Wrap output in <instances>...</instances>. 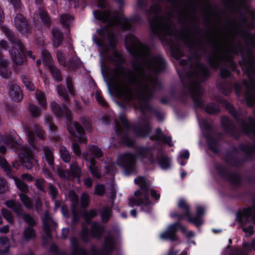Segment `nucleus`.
I'll return each mask as SVG.
<instances>
[{
    "mask_svg": "<svg viewBox=\"0 0 255 255\" xmlns=\"http://www.w3.org/2000/svg\"><path fill=\"white\" fill-rule=\"evenodd\" d=\"M110 26L118 25L121 27L123 29H128L130 27V22L129 20L125 18L122 15H117L114 18L109 21Z\"/></svg>",
    "mask_w": 255,
    "mask_h": 255,
    "instance_id": "12",
    "label": "nucleus"
},
{
    "mask_svg": "<svg viewBox=\"0 0 255 255\" xmlns=\"http://www.w3.org/2000/svg\"><path fill=\"white\" fill-rule=\"evenodd\" d=\"M57 90L59 95L61 96L64 100H67L68 96L65 90L61 86H58L57 87Z\"/></svg>",
    "mask_w": 255,
    "mask_h": 255,
    "instance_id": "51",
    "label": "nucleus"
},
{
    "mask_svg": "<svg viewBox=\"0 0 255 255\" xmlns=\"http://www.w3.org/2000/svg\"><path fill=\"white\" fill-rule=\"evenodd\" d=\"M159 10V7L155 4L149 11V14H153L154 17L153 20L150 22L151 28L155 34L171 35L173 27L168 20L158 17Z\"/></svg>",
    "mask_w": 255,
    "mask_h": 255,
    "instance_id": "3",
    "label": "nucleus"
},
{
    "mask_svg": "<svg viewBox=\"0 0 255 255\" xmlns=\"http://www.w3.org/2000/svg\"><path fill=\"white\" fill-rule=\"evenodd\" d=\"M57 59H58L59 62L61 65H64L65 64L64 57V55H63V53L59 51L57 52Z\"/></svg>",
    "mask_w": 255,
    "mask_h": 255,
    "instance_id": "62",
    "label": "nucleus"
},
{
    "mask_svg": "<svg viewBox=\"0 0 255 255\" xmlns=\"http://www.w3.org/2000/svg\"><path fill=\"white\" fill-rule=\"evenodd\" d=\"M34 131L38 138L40 139H44L45 137V133L44 131L38 126L34 127Z\"/></svg>",
    "mask_w": 255,
    "mask_h": 255,
    "instance_id": "47",
    "label": "nucleus"
},
{
    "mask_svg": "<svg viewBox=\"0 0 255 255\" xmlns=\"http://www.w3.org/2000/svg\"><path fill=\"white\" fill-rule=\"evenodd\" d=\"M14 24L18 30L23 33H26L28 31L27 22L23 15L20 13H17L14 17Z\"/></svg>",
    "mask_w": 255,
    "mask_h": 255,
    "instance_id": "11",
    "label": "nucleus"
},
{
    "mask_svg": "<svg viewBox=\"0 0 255 255\" xmlns=\"http://www.w3.org/2000/svg\"><path fill=\"white\" fill-rule=\"evenodd\" d=\"M134 182L139 185V190L134 192V197L129 199L130 206H140L143 210L144 207L150 206L151 202L148 198L150 194L156 200L160 198V195L153 189L149 188L145 179L142 177H138L134 179Z\"/></svg>",
    "mask_w": 255,
    "mask_h": 255,
    "instance_id": "2",
    "label": "nucleus"
},
{
    "mask_svg": "<svg viewBox=\"0 0 255 255\" xmlns=\"http://www.w3.org/2000/svg\"><path fill=\"white\" fill-rule=\"evenodd\" d=\"M95 193L98 195H102L105 193V187L102 185H98L95 187Z\"/></svg>",
    "mask_w": 255,
    "mask_h": 255,
    "instance_id": "54",
    "label": "nucleus"
},
{
    "mask_svg": "<svg viewBox=\"0 0 255 255\" xmlns=\"http://www.w3.org/2000/svg\"><path fill=\"white\" fill-rule=\"evenodd\" d=\"M67 128L69 132L77 137L81 142H86L87 138L83 134V129L78 123H71L67 125Z\"/></svg>",
    "mask_w": 255,
    "mask_h": 255,
    "instance_id": "10",
    "label": "nucleus"
},
{
    "mask_svg": "<svg viewBox=\"0 0 255 255\" xmlns=\"http://www.w3.org/2000/svg\"><path fill=\"white\" fill-rule=\"evenodd\" d=\"M13 5L15 9H19L20 7V0H8Z\"/></svg>",
    "mask_w": 255,
    "mask_h": 255,
    "instance_id": "61",
    "label": "nucleus"
},
{
    "mask_svg": "<svg viewBox=\"0 0 255 255\" xmlns=\"http://www.w3.org/2000/svg\"><path fill=\"white\" fill-rule=\"evenodd\" d=\"M49 190L50 193L52 196V198L54 199L57 193V189L52 185L50 184L49 185Z\"/></svg>",
    "mask_w": 255,
    "mask_h": 255,
    "instance_id": "63",
    "label": "nucleus"
},
{
    "mask_svg": "<svg viewBox=\"0 0 255 255\" xmlns=\"http://www.w3.org/2000/svg\"><path fill=\"white\" fill-rule=\"evenodd\" d=\"M221 76L223 78H227L230 75V72L226 68H223L221 70Z\"/></svg>",
    "mask_w": 255,
    "mask_h": 255,
    "instance_id": "64",
    "label": "nucleus"
},
{
    "mask_svg": "<svg viewBox=\"0 0 255 255\" xmlns=\"http://www.w3.org/2000/svg\"><path fill=\"white\" fill-rule=\"evenodd\" d=\"M255 92V85L254 84H253L251 87H248L247 91L245 96V100L249 106H252L255 105V97L254 96Z\"/></svg>",
    "mask_w": 255,
    "mask_h": 255,
    "instance_id": "17",
    "label": "nucleus"
},
{
    "mask_svg": "<svg viewBox=\"0 0 255 255\" xmlns=\"http://www.w3.org/2000/svg\"><path fill=\"white\" fill-rule=\"evenodd\" d=\"M30 111L33 117H37L40 114V110L36 106L31 105L30 106Z\"/></svg>",
    "mask_w": 255,
    "mask_h": 255,
    "instance_id": "46",
    "label": "nucleus"
},
{
    "mask_svg": "<svg viewBox=\"0 0 255 255\" xmlns=\"http://www.w3.org/2000/svg\"><path fill=\"white\" fill-rule=\"evenodd\" d=\"M22 80L27 89L32 91L35 90V87L29 78L25 76H22Z\"/></svg>",
    "mask_w": 255,
    "mask_h": 255,
    "instance_id": "35",
    "label": "nucleus"
},
{
    "mask_svg": "<svg viewBox=\"0 0 255 255\" xmlns=\"http://www.w3.org/2000/svg\"><path fill=\"white\" fill-rule=\"evenodd\" d=\"M13 179L17 187L20 191L24 193H26L28 191V188L27 185L21 181L20 179L17 177H14Z\"/></svg>",
    "mask_w": 255,
    "mask_h": 255,
    "instance_id": "29",
    "label": "nucleus"
},
{
    "mask_svg": "<svg viewBox=\"0 0 255 255\" xmlns=\"http://www.w3.org/2000/svg\"><path fill=\"white\" fill-rule=\"evenodd\" d=\"M227 108L229 111V112L235 118L238 117L237 112L235 111L234 108L232 106V105L230 104H228L227 105Z\"/></svg>",
    "mask_w": 255,
    "mask_h": 255,
    "instance_id": "59",
    "label": "nucleus"
},
{
    "mask_svg": "<svg viewBox=\"0 0 255 255\" xmlns=\"http://www.w3.org/2000/svg\"><path fill=\"white\" fill-rule=\"evenodd\" d=\"M0 166L3 168L7 175L10 174V168L4 158L0 155Z\"/></svg>",
    "mask_w": 255,
    "mask_h": 255,
    "instance_id": "43",
    "label": "nucleus"
},
{
    "mask_svg": "<svg viewBox=\"0 0 255 255\" xmlns=\"http://www.w3.org/2000/svg\"><path fill=\"white\" fill-rule=\"evenodd\" d=\"M89 203V196L86 193H83L81 197V204L83 207H86Z\"/></svg>",
    "mask_w": 255,
    "mask_h": 255,
    "instance_id": "44",
    "label": "nucleus"
},
{
    "mask_svg": "<svg viewBox=\"0 0 255 255\" xmlns=\"http://www.w3.org/2000/svg\"><path fill=\"white\" fill-rule=\"evenodd\" d=\"M5 205L8 208L12 209L18 215L22 213V210L21 206L14 200L7 201Z\"/></svg>",
    "mask_w": 255,
    "mask_h": 255,
    "instance_id": "24",
    "label": "nucleus"
},
{
    "mask_svg": "<svg viewBox=\"0 0 255 255\" xmlns=\"http://www.w3.org/2000/svg\"><path fill=\"white\" fill-rule=\"evenodd\" d=\"M8 63L6 59L0 60V75L4 78L7 79L10 76V71L8 68Z\"/></svg>",
    "mask_w": 255,
    "mask_h": 255,
    "instance_id": "18",
    "label": "nucleus"
},
{
    "mask_svg": "<svg viewBox=\"0 0 255 255\" xmlns=\"http://www.w3.org/2000/svg\"><path fill=\"white\" fill-rule=\"evenodd\" d=\"M42 221L46 234L47 236H49L50 230L55 227L56 223L47 212L45 213Z\"/></svg>",
    "mask_w": 255,
    "mask_h": 255,
    "instance_id": "14",
    "label": "nucleus"
},
{
    "mask_svg": "<svg viewBox=\"0 0 255 255\" xmlns=\"http://www.w3.org/2000/svg\"><path fill=\"white\" fill-rule=\"evenodd\" d=\"M45 157L48 164L52 166L53 163V156L52 151L49 149H44Z\"/></svg>",
    "mask_w": 255,
    "mask_h": 255,
    "instance_id": "39",
    "label": "nucleus"
},
{
    "mask_svg": "<svg viewBox=\"0 0 255 255\" xmlns=\"http://www.w3.org/2000/svg\"><path fill=\"white\" fill-rule=\"evenodd\" d=\"M94 15L96 19L106 21L109 20L110 12L109 11L102 12L100 10H97L94 12Z\"/></svg>",
    "mask_w": 255,
    "mask_h": 255,
    "instance_id": "26",
    "label": "nucleus"
},
{
    "mask_svg": "<svg viewBox=\"0 0 255 255\" xmlns=\"http://www.w3.org/2000/svg\"><path fill=\"white\" fill-rule=\"evenodd\" d=\"M196 210H197V216L196 217L193 218L192 217V219H196V218H197L200 219L201 221V224L199 225V226H200L203 223V221H202V219L200 217V216H201V215L203 214L204 209V208L202 207L197 206L196 207Z\"/></svg>",
    "mask_w": 255,
    "mask_h": 255,
    "instance_id": "55",
    "label": "nucleus"
},
{
    "mask_svg": "<svg viewBox=\"0 0 255 255\" xmlns=\"http://www.w3.org/2000/svg\"><path fill=\"white\" fill-rule=\"evenodd\" d=\"M69 196L71 198V200L72 201V206L73 208V222H75V207L76 205L78 203V197L75 193L73 191H70L69 193Z\"/></svg>",
    "mask_w": 255,
    "mask_h": 255,
    "instance_id": "30",
    "label": "nucleus"
},
{
    "mask_svg": "<svg viewBox=\"0 0 255 255\" xmlns=\"http://www.w3.org/2000/svg\"><path fill=\"white\" fill-rule=\"evenodd\" d=\"M243 250H237L235 255H248V253L252 251H255V238L249 243L243 244Z\"/></svg>",
    "mask_w": 255,
    "mask_h": 255,
    "instance_id": "15",
    "label": "nucleus"
},
{
    "mask_svg": "<svg viewBox=\"0 0 255 255\" xmlns=\"http://www.w3.org/2000/svg\"><path fill=\"white\" fill-rule=\"evenodd\" d=\"M103 231V228L100 226L97 223L93 224L91 232L92 234L96 237H98L101 235Z\"/></svg>",
    "mask_w": 255,
    "mask_h": 255,
    "instance_id": "32",
    "label": "nucleus"
},
{
    "mask_svg": "<svg viewBox=\"0 0 255 255\" xmlns=\"http://www.w3.org/2000/svg\"><path fill=\"white\" fill-rule=\"evenodd\" d=\"M71 171L74 176H79L80 173V170L77 165V163L74 162L70 165Z\"/></svg>",
    "mask_w": 255,
    "mask_h": 255,
    "instance_id": "49",
    "label": "nucleus"
},
{
    "mask_svg": "<svg viewBox=\"0 0 255 255\" xmlns=\"http://www.w3.org/2000/svg\"><path fill=\"white\" fill-rule=\"evenodd\" d=\"M178 207L182 212H184V215L176 213H172L170 215L172 218L177 217L179 220H181L184 216H186L188 218L187 220L188 222L193 223L197 227L199 226L201 224V221L200 219L198 218L194 219H192V217L190 214L189 206L184 199L182 198L179 200Z\"/></svg>",
    "mask_w": 255,
    "mask_h": 255,
    "instance_id": "7",
    "label": "nucleus"
},
{
    "mask_svg": "<svg viewBox=\"0 0 255 255\" xmlns=\"http://www.w3.org/2000/svg\"><path fill=\"white\" fill-rule=\"evenodd\" d=\"M89 170L92 175L96 178H100L101 176V172L99 168L96 165L95 162L94 160H90V165H89Z\"/></svg>",
    "mask_w": 255,
    "mask_h": 255,
    "instance_id": "25",
    "label": "nucleus"
},
{
    "mask_svg": "<svg viewBox=\"0 0 255 255\" xmlns=\"http://www.w3.org/2000/svg\"><path fill=\"white\" fill-rule=\"evenodd\" d=\"M97 212L95 210H92L89 212H85L84 214V216L86 222H88L91 218L95 217L97 216Z\"/></svg>",
    "mask_w": 255,
    "mask_h": 255,
    "instance_id": "48",
    "label": "nucleus"
},
{
    "mask_svg": "<svg viewBox=\"0 0 255 255\" xmlns=\"http://www.w3.org/2000/svg\"><path fill=\"white\" fill-rule=\"evenodd\" d=\"M45 185V181L43 179H40L36 180L35 181V185L37 186V187L41 190H43V187Z\"/></svg>",
    "mask_w": 255,
    "mask_h": 255,
    "instance_id": "57",
    "label": "nucleus"
},
{
    "mask_svg": "<svg viewBox=\"0 0 255 255\" xmlns=\"http://www.w3.org/2000/svg\"><path fill=\"white\" fill-rule=\"evenodd\" d=\"M27 138L28 141L29 142L30 144H31V145L34 144V135L32 131H29L27 132Z\"/></svg>",
    "mask_w": 255,
    "mask_h": 255,
    "instance_id": "56",
    "label": "nucleus"
},
{
    "mask_svg": "<svg viewBox=\"0 0 255 255\" xmlns=\"http://www.w3.org/2000/svg\"><path fill=\"white\" fill-rule=\"evenodd\" d=\"M35 95L40 104L42 106H46L47 103L44 94L40 91H36Z\"/></svg>",
    "mask_w": 255,
    "mask_h": 255,
    "instance_id": "36",
    "label": "nucleus"
},
{
    "mask_svg": "<svg viewBox=\"0 0 255 255\" xmlns=\"http://www.w3.org/2000/svg\"><path fill=\"white\" fill-rule=\"evenodd\" d=\"M59 153L61 158L65 162H69L70 160V155L66 148L61 146L59 148Z\"/></svg>",
    "mask_w": 255,
    "mask_h": 255,
    "instance_id": "27",
    "label": "nucleus"
},
{
    "mask_svg": "<svg viewBox=\"0 0 255 255\" xmlns=\"http://www.w3.org/2000/svg\"><path fill=\"white\" fill-rule=\"evenodd\" d=\"M115 241L113 237L109 236L105 239L103 252L105 253H110L114 249Z\"/></svg>",
    "mask_w": 255,
    "mask_h": 255,
    "instance_id": "23",
    "label": "nucleus"
},
{
    "mask_svg": "<svg viewBox=\"0 0 255 255\" xmlns=\"http://www.w3.org/2000/svg\"><path fill=\"white\" fill-rule=\"evenodd\" d=\"M3 142L6 144L7 146H9L12 148H14L16 145H19L20 144L19 142L15 141L11 136H10L9 137H6V138L4 139Z\"/></svg>",
    "mask_w": 255,
    "mask_h": 255,
    "instance_id": "38",
    "label": "nucleus"
},
{
    "mask_svg": "<svg viewBox=\"0 0 255 255\" xmlns=\"http://www.w3.org/2000/svg\"><path fill=\"white\" fill-rule=\"evenodd\" d=\"M45 125L48 126L51 130L54 131L56 129V127L53 123L52 117L49 115L45 116Z\"/></svg>",
    "mask_w": 255,
    "mask_h": 255,
    "instance_id": "37",
    "label": "nucleus"
},
{
    "mask_svg": "<svg viewBox=\"0 0 255 255\" xmlns=\"http://www.w3.org/2000/svg\"><path fill=\"white\" fill-rule=\"evenodd\" d=\"M117 163L120 166H123L127 169L132 168L135 163V157L131 153H127L118 156Z\"/></svg>",
    "mask_w": 255,
    "mask_h": 255,
    "instance_id": "9",
    "label": "nucleus"
},
{
    "mask_svg": "<svg viewBox=\"0 0 255 255\" xmlns=\"http://www.w3.org/2000/svg\"><path fill=\"white\" fill-rule=\"evenodd\" d=\"M50 71L53 77V78L57 81H60L61 80V75L59 70L53 65L49 66Z\"/></svg>",
    "mask_w": 255,
    "mask_h": 255,
    "instance_id": "31",
    "label": "nucleus"
},
{
    "mask_svg": "<svg viewBox=\"0 0 255 255\" xmlns=\"http://www.w3.org/2000/svg\"><path fill=\"white\" fill-rule=\"evenodd\" d=\"M20 199L23 204L27 208H31L32 207V203L29 199V198L24 193H21L19 194Z\"/></svg>",
    "mask_w": 255,
    "mask_h": 255,
    "instance_id": "33",
    "label": "nucleus"
},
{
    "mask_svg": "<svg viewBox=\"0 0 255 255\" xmlns=\"http://www.w3.org/2000/svg\"><path fill=\"white\" fill-rule=\"evenodd\" d=\"M111 215V210L108 208H104L101 212L102 219L104 222H107Z\"/></svg>",
    "mask_w": 255,
    "mask_h": 255,
    "instance_id": "41",
    "label": "nucleus"
},
{
    "mask_svg": "<svg viewBox=\"0 0 255 255\" xmlns=\"http://www.w3.org/2000/svg\"><path fill=\"white\" fill-rule=\"evenodd\" d=\"M53 44L55 46L58 47L62 42V34L59 29L54 28L52 31Z\"/></svg>",
    "mask_w": 255,
    "mask_h": 255,
    "instance_id": "22",
    "label": "nucleus"
},
{
    "mask_svg": "<svg viewBox=\"0 0 255 255\" xmlns=\"http://www.w3.org/2000/svg\"><path fill=\"white\" fill-rule=\"evenodd\" d=\"M242 69L245 70L249 77L251 74L255 75V59L252 55H249L245 60L244 65H242Z\"/></svg>",
    "mask_w": 255,
    "mask_h": 255,
    "instance_id": "13",
    "label": "nucleus"
},
{
    "mask_svg": "<svg viewBox=\"0 0 255 255\" xmlns=\"http://www.w3.org/2000/svg\"><path fill=\"white\" fill-rule=\"evenodd\" d=\"M10 54L13 63L16 65H21L23 63L24 47L19 41L13 42Z\"/></svg>",
    "mask_w": 255,
    "mask_h": 255,
    "instance_id": "8",
    "label": "nucleus"
},
{
    "mask_svg": "<svg viewBox=\"0 0 255 255\" xmlns=\"http://www.w3.org/2000/svg\"><path fill=\"white\" fill-rule=\"evenodd\" d=\"M61 22L64 25H68L71 21L73 19V17L68 14H63L61 16Z\"/></svg>",
    "mask_w": 255,
    "mask_h": 255,
    "instance_id": "45",
    "label": "nucleus"
},
{
    "mask_svg": "<svg viewBox=\"0 0 255 255\" xmlns=\"http://www.w3.org/2000/svg\"><path fill=\"white\" fill-rule=\"evenodd\" d=\"M237 220L246 236L252 235L254 233L253 224H255V207L240 211L238 214Z\"/></svg>",
    "mask_w": 255,
    "mask_h": 255,
    "instance_id": "4",
    "label": "nucleus"
},
{
    "mask_svg": "<svg viewBox=\"0 0 255 255\" xmlns=\"http://www.w3.org/2000/svg\"><path fill=\"white\" fill-rule=\"evenodd\" d=\"M90 154H91L89 157L88 155H87L85 153L83 154V156H84L86 160H88L92 159V157H100L102 156L103 153L101 149L96 146H92L90 147Z\"/></svg>",
    "mask_w": 255,
    "mask_h": 255,
    "instance_id": "19",
    "label": "nucleus"
},
{
    "mask_svg": "<svg viewBox=\"0 0 255 255\" xmlns=\"http://www.w3.org/2000/svg\"><path fill=\"white\" fill-rule=\"evenodd\" d=\"M23 219L26 223H27L29 225H32L35 224V221L34 219L29 215H24Z\"/></svg>",
    "mask_w": 255,
    "mask_h": 255,
    "instance_id": "58",
    "label": "nucleus"
},
{
    "mask_svg": "<svg viewBox=\"0 0 255 255\" xmlns=\"http://www.w3.org/2000/svg\"><path fill=\"white\" fill-rule=\"evenodd\" d=\"M9 95L14 101L18 102L22 99V92L19 86L12 84L9 88Z\"/></svg>",
    "mask_w": 255,
    "mask_h": 255,
    "instance_id": "16",
    "label": "nucleus"
},
{
    "mask_svg": "<svg viewBox=\"0 0 255 255\" xmlns=\"http://www.w3.org/2000/svg\"><path fill=\"white\" fill-rule=\"evenodd\" d=\"M35 237V232L31 227L27 228L24 232V237L27 240L33 238Z\"/></svg>",
    "mask_w": 255,
    "mask_h": 255,
    "instance_id": "40",
    "label": "nucleus"
},
{
    "mask_svg": "<svg viewBox=\"0 0 255 255\" xmlns=\"http://www.w3.org/2000/svg\"><path fill=\"white\" fill-rule=\"evenodd\" d=\"M158 163L162 169H166L170 167L171 162L168 157L163 156L158 161Z\"/></svg>",
    "mask_w": 255,
    "mask_h": 255,
    "instance_id": "34",
    "label": "nucleus"
},
{
    "mask_svg": "<svg viewBox=\"0 0 255 255\" xmlns=\"http://www.w3.org/2000/svg\"><path fill=\"white\" fill-rule=\"evenodd\" d=\"M22 149L23 150L22 154L26 158V161L23 162L22 165L28 169H31L32 167V165L31 162L30 161V158L32 157V153L26 147H22Z\"/></svg>",
    "mask_w": 255,
    "mask_h": 255,
    "instance_id": "21",
    "label": "nucleus"
},
{
    "mask_svg": "<svg viewBox=\"0 0 255 255\" xmlns=\"http://www.w3.org/2000/svg\"><path fill=\"white\" fill-rule=\"evenodd\" d=\"M179 229L183 234L189 237H192L194 235L191 231H187L185 226L181 225L178 222H176L169 225L167 230L160 235V238L162 240H176L177 238L176 235V232Z\"/></svg>",
    "mask_w": 255,
    "mask_h": 255,
    "instance_id": "6",
    "label": "nucleus"
},
{
    "mask_svg": "<svg viewBox=\"0 0 255 255\" xmlns=\"http://www.w3.org/2000/svg\"><path fill=\"white\" fill-rule=\"evenodd\" d=\"M206 110L207 112L212 114L218 112L219 109L215 105L211 104L207 107Z\"/></svg>",
    "mask_w": 255,
    "mask_h": 255,
    "instance_id": "53",
    "label": "nucleus"
},
{
    "mask_svg": "<svg viewBox=\"0 0 255 255\" xmlns=\"http://www.w3.org/2000/svg\"><path fill=\"white\" fill-rule=\"evenodd\" d=\"M125 43L128 50L138 57L139 63L133 65V72L122 66L116 69L115 89L119 95L128 100L137 97L141 102L150 97L157 82L155 74L165 64L162 57H151L148 48L133 35L127 36Z\"/></svg>",
    "mask_w": 255,
    "mask_h": 255,
    "instance_id": "1",
    "label": "nucleus"
},
{
    "mask_svg": "<svg viewBox=\"0 0 255 255\" xmlns=\"http://www.w3.org/2000/svg\"><path fill=\"white\" fill-rule=\"evenodd\" d=\"M9 247L8 240L6 237L0 238V254L5 253Z\"/></svg>",
    "mask_w": 255,
    "mask_h": 255,
    "instance_id": "28",
    "label": "nucleus"
},
{
    "mask_svg": "<svg viewBox=\"0 0 255 255\" xmlns=\"http://www.w3.org/2000/svg\"><path fill=\"white\" fill-rule=\"evenodd\" d=\"M244 131L249 135H253L255 137V122L249 119V124L244 123L242 125Z\"/></svg>",
    "mask_w": 255,
    "mask_h": 255,
    "instance_id": "20",
    "label": "nucleus"
},
{
    "mask_svg": "<svg viewBox=\"0 0 255 255\" xmlns=\"http://www.w3.org/2000/svg\"><path fill=\"white\" fill-rule=\"evenodd\" d=\"M66 85L68 88V90L69 93L71 94H74V90L73 89V86L72 84V81L70 79H67L66 81Z\"/></svg>",
    "mask_w": 255,
    "mask_h": 255,
    "instance_id": "60",
    "label": "nucleus"
},
{
    "mask_svg": "<svg viewBox=\"0 0 255 255\" xmlns=\"http://www.w3.org/2000/svg\"><path fill=\"white\" fill-rule=\"evenodd\" d=\"M1 213L4 218L10 223H12L13 221V216L11 212L5 209H1Z\"/></svg>",
    "mask_w": 255,
    "mask_h": 255,
    "instance_id": "42",
    "label": "nucleus"
},
{
    "mask_svg": "<svg viewBox=\"0 0 255 255\" xmlns=\"http://www.w3.org/2000/svg\"><path fill=\"white\" fill-rule=\"evenodd\" d=\"M40 11V15L43 21L47 25L49 26L50 25V19L47 15V14L44 12L41 11V9L39 8Z\"/></svg>",
    "mask_w": 255,
    "mask_h": 255,
    "instance_id": "52",
    "label": "nucleus"
},
{
    "mask_svg": "<svg viewBox=\"0 0 255 255\" xmlns=\"http://www.w3.org/2000/svg\"><path fill=\"white\" fill-rule=\"evenodd\" d=\"M1 28L5 36L9 38L11 41H13V34L11 30L4 26H2Z\"/></svg>",
    "mask_w": 255,
    "mask_h": 255,
    "instance_id": "50",
    "label": "nucleus"
},
{
    "mask_svg": "<svg viewBox=\"0 0 255 255\" xmlns=\"http://www.w3.org/2000/svg\"><path fill=\"white\" fill-rule=\"evenodd\" d=\"M208 74V69L203 65L197 63L195 68V71L191 75L195 77V79L191 82L190 86V91L194 99L195 100L196 97H198L201 93V88L198 80L202 77H205Z\"/></svg>",
    "mask_w": 255,
    "mask_h": 255,
    "instance_id": "5",
    "label": "nucleus"
}]
</instances>
